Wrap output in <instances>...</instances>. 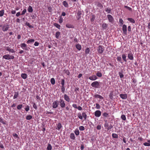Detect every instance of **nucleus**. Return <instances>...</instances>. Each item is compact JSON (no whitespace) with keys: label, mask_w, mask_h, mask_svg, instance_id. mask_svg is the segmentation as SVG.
I'll use <instances>...</instances> for the list:
<instances>
[{"label":"nucleus","mask_w":150,"mask_h":150,"mask_svg":"<svg viewBox=\"0 0 150 150\" xmlns=\"http://www.w3.org/2000/svg\"><path fill=\"white\" fill-rule=\"evenodd\" d=\"M3 59L6 60L13 59L14 58V57L13 55H11L9 54H6L3 56Z\"/></svg>","instance_id":"1"},{"label":"nucleus","mask_w":150,"mask_h":150,"mask_svg":"<svg viewBox=\"0 0 150 150\" xmlns=\"http://www.w3.org/2000/svg\"><path fill=\"white\" fill-rule=\"evenodd\" d=\"M98 53L100 54H102L104 50V47L103 46L99 45L97 49Z\"/></svg>","instance_id":"2"},{"label":"nucleus","mask_w":150,"mask_h":150,"mask_svg":"<svg viewBox=\"0 0 150 150\" xmlns=\"http://www.w3.org/2000/svg\"><path fill=\"white\" fill-rule=\"evenodd\" d=\"M21 47L24 50L27 51L30 48L27 47V45L25 43H22L21 44Z\"/></svg>","instance_id":"3"},{"label":"nucleus","mask_w":150,"mask_h":150,"mask_svg":"<svg viewBox=\"0 0 150 150\" xmlns=\"http://www.w3.org/2000/svg\"><path fill=\"white\" fill-rule=\"evenodd\" d=\"M2 27V30L3 31H5L7 30L9 28V25L7 24L2 25H0V27Z\"/></svg>","instance_id":"4"},{"label":"nucleus","mask_w":150,"mask_h":150,"mask_svg":"<svg viewBox=\"0 0 150 150\" xmlns=\"http://www.w3.org/2000/svg\"><path fill=\"white\" fill-rule=\"evenodd\" d=\"M91 86L95 88H98L99 86V83L98 81H96L93 82L91 84Z\"/></svg>","instance_id":"5"},{"label":"nucleus","mask_w":150,"mask_h":150,"mask_svg":"<svg viewBox=\"0 0 150 150\" xmlns=\"http://www.w3.org/2000/svg\"><path fill=\"white\" fill-rule=\"evenodd\" d=\"M59 103L60 104V106L62 108H64L65 106V103L64 101L62 99H60Z\"/></svg>","instance_id":"6"},{"label":"nucleus","mask_w":150,"mask_h":150,"mask_svg":"<svg viewBox=\"0 0 150 150\" xmlns=\"http://www.w3.org/2000/svg\"><path fill=\"white\" fill-rule=\"evenodd\" d=\"M107 17L109 22L113 23L114 19L112 16L110 15L109 14L107 15Z\"/></svg>","instance_id":"7"},{"label":"nucleus","mask_w":150,"mask_h":150,"mask_svg":"<svg viewBox=\"0 0 150 150\" xmlns=\"http://www.w3.org/2000/svg\"><path fill=\"white\" fill-rule=\"evenodd\" d=\"M101 115V112L99 110H97L94 112V115L96 117H100Z\"/></svg>","instance_id":"8"},{"label":"nucleus","mask_w":150,"mask_h":150,"mask_svg":"<svg viewBox=\"0 0 150 150\" xmlns=\"http://www.w3.org/2000/svg\"><path fill=\"white\" fill-rule=\"evenodd\" d=\"M122 30L123 33L125 35H126L127 31V27L125 25H123L122 28Z\"/></svg>","instance_id":"9"},{"label":"nucleus","mask_w":150,"mask_h":150,"mask_svg":"<svg viewBox=\"0 0 150 150\" xmlns=\"http://www.w3.org/2000/svg\"><path fill=\"white\" fill-rule=\"evenodd\" d=\"M58 102L57 101H54L52 103V108H56L58 107Z\"/></svg>","instance_id":"10"},{"label":"nucleus","mask_w":150,"mask_h":150,"mask_svg":"<svg viewBox=\"0 0 150 150\" xmlns=\"http://www.w3.org/2000/svg\"><path fill=\"white\" fill-rule=\"evenodd\" d=\"M128 57L130 60H133L134 59L133 55L131 52L128 54Z\"/></svg>","instance_id":"11"},{"label":"nucleus","mask_w":150,"mask_h":150,"mask_svg":"<svg viewBox=\"0 0 150 150\" xmlns=\"http://www.w3.org/2000/svg\"><path fill=\"white\" fill-rule=\"evenodd\" d=\"M64 99L67 102H69L70 101V99L69 96L66 94H64Z\"/></svg>","instance_id":"12"},{"label":"nucleus","mask_w":150,"mask_h":150,"mask_svg":"<svg viewBox=\"0 0 150 150\" xmlns=\"http://www.w3.org/2000/svg\"><path fill=\"white\" fill-rule=\"evenodd\" d=\"M120 96L123 99H126L127 98V96L126 94H120Z\"/></svg>","instance_id":"13"},{"label":"nucleus","mask_w":150,"mask_h":150,"mask_svg":"<svg viewBox=\"0 0 150 150\" xmlns=\"http://www.w3.org/2000/svg\"><path fill=\"white\" fill-rule=\"evenodd\" d=\"M97 77L95 75H93L89 77V79L91 80L94 81L97 79Z\"/></svg>","instance_id":"14"},{"label":"nucleus","mask_w":150,"mask_h":150,"mask_svg":"<svg viewBox=\"0 0 150 150\" xmlns=\"http://www.w3.org/2000/svg\"><path fill=\"white\" fill-rule=\"evenodd\" d=\"M94 97L95 98H99L101 100H103V98L102 96L98 94L95 95L94 96Z\"/></svg>","instance_id":"15"},{"label":"nucleus","mask_w":150,"mask_h":150,"mask_svg":"<svg viewBox=\"0 0 150 150\" xmlns=\"http://www.w3.org/2000/svg\"><path fill=\"white\" fill-rule=\"evenodd\" d=\"M107 27V25L105 23H103L102 25V28L103 30H105Z\"/></svg>","instance_id":"16"},{"label":"nucleus","mask_w":150,"mask_h":150,"mask_svg":"<svg viewBox=\"0 0 150 150\" xmlns=\"http://www.w3.org/2000/svg\"><path fill=\"white\" fill-rule=\"evenodd\" d=\"M148 142H145L144 143L143 145L145 146H150V140L147 141Z\"/></svg>","instance_id":"17"},{"label":"nucleus","mask_w":150,"mask_h":150,"mask_svg":"<svg viewBox=\"0 0 150 150\" xmlns=\"http://www.w3.org/2000/svg\"><path fill=\"white\" fill-rule=\"evenodd\" d=\"M70 137L71 139L73 140H74L75 139V136L74 134L73 133H72L70 134Z\"/></svg>","instance_id":"18"},{"label":"nucleus","mask_w":150,"mask_h":150,"mask_svg":"<svg viewBox=\"0 0 150 150\" xmlns=\"http://www.w3.org/2000/svg\"><path fill=\"white\" fill-rule=\"evenodd\" d=\"M62 126L60 123H59L57 124V129L58 130H59L62 127Z\"/></svg>","instance_id":"19"},{"label":"nucleus","mask_w":150,"mask_h":150,"mask_svg":"<svg viewBox=\"0 0 150 150\" xmlns=\"http://www.w3.org/2000/svg\"><path fill=\"white\" fill-rule=\"evenodd\" d=\"M66 27L68 28H74V26L73 25L69 24H67L66 25Z\"/></svg>","instance_id":"20"},{"label":"nucleus","mask_w":150,"mask_h":150,"mask_svg":"<svg viewBox=\"0 0 150 150\" xmlns=\"http://www.w3.org/2000/svg\"><path fill=\"white\" fill-rule=\"evenodd\" d=\"M21 77L24 79H26L27 76V75L26 74H23L22 73L21 75Z\"/></svg>","instance_id":"21"},{"label":"nucleus","mask_w":150,"mask_h":150,"mask_svg":"<svg viewBox=\"0 0 150 150\" xmlns=\"http://www.w3.org/2000/svg\"><path fill=\"white\" fill-rule=\"evenodd\" d=\"M76 49L79 50H80L81 49V45L79 44L76 45Z\"/></svg>","instance_id":"22"},{"label":"nucleus","mask_w":150,"mask_h":150,"mask_svg":"<svg viewBox=\"0 0 150 150\" xmlns=\"http://www.w3.org/2000/svg\"><path fill=\"white\" fill-rule=\"evenodd\" d=\"M28 12L30 13H32L33 11V10L31 6H29L28 9Z\"/></svg>","instance_id":"23"},{"label":"nucleus","mask_w":150,"mask_h":150,"mask_svg":"<svg viewBox=\"0 0 150 150\" xmlns=\"http://www.w3.org/2000/svg\"><path fill=\"white\" fill-rule=\"evenodd\" d=\"M122 57L123 59L125 62H126L127 61V60L126 59V56L125 54H123L122 55Z\"/></svg>","instance_id":"24"},{"label":"nucleus","mask_w":150,"mask_h":150,"mask_svg":"<svg viewBox=\"0 0 150 150\" xmlns=\"http://www.w3.org/2000/svg\"><path fill=\"white\" fill-rule=\"evenodd\" d=\"M63 4L65 7H68V3L66 1H64L63 2Z\"/></svg>","instance_id":"25"},{"label":"nucleus","mask_w":150,"mask_h":150,"mask_svg":"<svg viewBox=\"0 0 150 150\" xmlns=\"http://www.w3.org/2000/svg\"><path fill=\"white\" fill-rule=\"evenodd\" d=\"M60 35V33L59 31L56 32L55 33V37L56 38L58 39L59 38V36Z\"/></svg>","instance_id":"26"},{"label":"nucleus","mask_w":150,"mask_h":150,"mask_svg":"<svg viewBox=\"0 0 150 150\" xmlns=\"http://www.w3.org/2000/svg\"><path fill=\"white\" fill-rule=\"evenodd\" d=\"M53 25H54V26H55L56 28H57L59 29H60V27H61V26L58 24L57 23H54Z\"/></svg>","instance_id":"27"},{"label":"nucleus","mask_w":150,"mask_h":150,"mask_svg":"<svg viewBox=\"0 0 150 150\" xmlns=\"http://www.w3.org/2000/svg\"><path fill=\"white\" fill-rule=\"evenodd\" d=\"M127 20L131 22L134 23L135 22L134 20L132 18H128Z\"/></svg>","instance_id":"28"},{"label":"nucleus","mask_w":150,"mask_h":150,"mask_svg":"<svg viewBox=\"0 0 150 150\" xmlns=\"http://www.w3.org/2000/svg\"><path fill=\"white\" fill-rule=\"evenodd\" d=\"M82 116L83 117L85 120H86L87 118V115L86 112H83L82 113Z\"/></svg>","instance_id":"29"},{"label":"nucleus","mask_w":150,"mask_h":150,"mask_svg":"<svg viewBox=\"0 0 150 150\" xmlns=\"http://www.w3.org/2000/svg\"><path fill=\"white\" fill-rule=\"evenodd\" d=\"M52 147L51 145L50 144H48V146H47V150H52Z\"/></svg>","instance_id":"30"},{"label":"nucleus","mask_w":150,"mask_h":150,"mask_svg":"<svg viewBox=\"0 0 150 150\" xmlns=\"http://www.w3.org/2000/svg\"><path fill=\"white\" fill-rule=\"evenodd\" d=\"M34 41L35 40L33 39L29 40L27 41V43L29 44V43H33Z\"/></svg>","instance_id":"31"},{"label":"nucleus","mask_w":150,"mask_h":150,"mask_svg":"<svg viewBox=\"0 0 150 150\" xmlns=\"http://www.w3.org/2000/svg\"><path fill=\"white\" fill-rule=\"evenodd\" d=\"M74 133L76 135L78 136L80 132L79 130L77 129L75 130Z\"/></svg>","instance_id":"32"},{"label":"nucleus","mask_w":150,"mask_h":150,"mask_svg":"<svg viewBox=\"0 0 150 150\" xmlns=\"http://www.w3.org/2000/svg\"><path fill=\"white\" fill-rule=\"evenodd\" d=\"M50 82L51 84L54 85L55 83V80L54 78H52L50 80Z\"/></svg>","instance_id":"33"},{"label":"nucleus","mask_w":150,"mask_h":150,"mask_svg":"<svg viewBox=\"0 0 150 150\" xmlns=\"http://www.w3.org/2000/svg\"><path fill=\"white\" fill-rule=\"evenodd\" d=\"M112 136L113 138H118V135L115 133H112Z\"/></svg>","instance_id":"34"},{"label":"nucleus","mask_w":150,"mask_h":150,"mask_svg":"<svg viewBox=\"0 0 150 150\" xmlns=\"http://www.w3.org/2000/svg\"><path fill=\"white\" fill-rule=\"evenodd\" d=\"M90 51L89 48L87 47L85 50V53L86 54H88Z\"/></svg>","instance_id":"35"},{"label":"nucleus","mask_w":150,"mask_h":150,"mask_svg":"<svg viewBox=\"0 0 150 150\" xmlns=\"http://www.w3.org/2000/svg\"><path fill=\"white\" fill-rule=\"evenodd\" d=\"M18 92H15L13 97L14 99H16L18 97Z\"/></svg>","instance_id":"36"},{"label":"nucleus","mask_w":150,"mask_h":150,"mask_svg":"<svg viewBox=\"0 0 150 150\" xmlns=\"http://www.w3.org/2000/svg\"><path fill=\"white\" fill-rule=\"evenodd\" d=\"M59 23H61L63 22V18L61 16L59 17Z\"/></svg>","instance_id":"37"},{"label":"nucleus","mask_w":150,"mask_h":150,"mask_svg":"<svg viewBox=\"0 0 150 150\" xmlns=\"http://www.w3.org/2000/svg\"><path fill=\"white\" fill-rule=\"evenodd\" d=\"M32 118V117L31 115H28L26 116V118L27 120H30Z\"/></svg>","instance_id":"38"},{"label":"nucleus","mask_w":150,"mask_h":150,"mask_svg":"<svg viewBox=\"0 0 150 150\" xmlns=\"http://www.w3.org/2000/svg\"><path fill=\"white\" fill-rule=\"evenodd\" d=\"M121 118L124 121H125L126 120V117L124 115H122L121 117Z\"/></svg>","instance_id":"39"},{"label":"nucleus","mask_w":150,"mask_h":150,"mask_svg":"<svg viewBox=\"0 0 150 150\" xmlns=\"http://www.w3.org/2000/svg\"><path fill=\"white\" fill-rule=\"evenodd\" d=\"M79 129L80 131H83L85 130V128L84 127L81 126L79 127Z\"/></svg>","instance_id":"40"},{"label":"nucleus","mask_w":150,"mask_h":150,"mask_svg":"<svg viewBox=\"0 0 150 150\" xmlns=\"http://www.w3.org/2000/svg\"><path fill=\"white\" fill-rule=\"evenodd\" d=\"M23 107V105L22 104H20L18 105L17 106V109L18 110H21Z\"/></svg>","instance_id":"41"},{"label":"nucleus","mask_w":150,"mask_h":150,"mask_svg":"<svg viewBox=\"0 0 150 150\" xmlns=\"http://www.w3.org/2000/svg\"><path fill=\"white\" fill-rule=\"evenodd\" d=\"M25 25L28 26L29 28H33V27L32 25H30V23L28 22H26L25 23Z\"/></svg>","instance_id":"42"},{"label":"nucleus","mask_w":150,"mask_h":150,"mask_svg":"<svg viewBox=\"0 0 150 150\" xmlns=\"http://www.w3.org/2000/svg\"><path fill=\"white\" fill-rule=\"evenodd\" d=\"M119 23L120 24V26H121L122 25H123L124 23V21L122 18H120Z\"/></svg>","instance_id":"43"},{"label":"nucleus","mask_w":150,"mask_h":150,"mask_svg":"<svg viewBox=\"0 0 150 150\" xmlns=\"http://www.w3.org/2000/svg\"><path fill=\"white\" fill-rule=\"evenodd\" d=\"M103 115L104 117H107L108 116V114L106 112H104L103 113Z\"/></svg>","instance_id":"44"},{"label":"nucleus","mask_w":150,"mask_h":150,"mask_svg":"<svg viewBox=\"0 0 150 150\" xmlns=\"http://www.w3.org/2000/svg\"><path fill=\"white\" fill-rule=\"evenodd\" d=\"M4 13V10H2L0 11V17L3 16Z\"/></svg>","instance_id":"45"},{"label":"nucleus","mask_w":150,"mask_h":150,"mask_svg":"<svg viewBox=\"0 0 150 150\" xmlns=\"http://www.w3.org/2000/svg\"><path fill=\"white\" fill-rule=\"evenodd\" d=\"M95 19V16L94 15H93L92 16V18L91 19V22H93Z\"/></svg>","instance_id":"46"},{"label":"nucleus","mask_w":150,"mask_h":150,"mask_svg":"<svg viewBox=\"0 0 150 150\" xmlns=\"http://www.w3.org/2000/svg\"><path fill=\"white\" fill-rule=\"evenodd\" d=\"M111 10V8H107L106 9L105 11L108 13H110Z\"/></svg>","instance_id":"47"},{"label":"nucleus","mask_w":150,"mask_h":150,"mask_svg":"<svg viewBox=\"0 0 150 150\" xmlns=\"http://www.w3.org/2000/svg\"><path fill=\"white\" fill-rule=\"evenodd\" d=\"M96 75L99 77H101L102 76V74L101 73L99 72H98L97 73Z\"/></svg>","instance_id":"48"},{"label":"nucleus","mask_w":150,"mask_h":150,"mask_svg":"<svg viewBox=\"0 0 150 150\" xmlns=\"http://www.w3.org/2000/svg\"><path fill=\"white\" fill-rule=\"evenodd\" d=\"M61 85L62 86H64L65 84V81L64 79H62L61 80Z\"/></svg>","instance_id":"49"},{"label":"nucleus","mask_w":150,"mask_h":150,"mask_svg":"<svg viewBox=\"0 0 150 150\" xmlns=\"http://www.w3.org/2000/svg\"><path fill=\"white\" fill-rule=\"evenodd\" d=\"M0 122L4 125L6 124L5 122L3 121V119L1 118V117H0Z\"/></svg>","instance_id":"50"},{"label":"nucleus","mask_w":150,"mask_h":150,"mask_svg":"<svg viewBox=\"0 0 150 150\" xmlns=\"http://www.w3.org/2000/svg\"><path fill=\"white\" fill-rule=\"evenodd\" d=\"M64 72L67 75H69L70 74V72L68 70H64Z\"/></svg>","instance_id":"51"},{"label":"nucleus","mask_w":150,"mask_h":150,"mask_svg":"<svg viewBox=\"0 0 150 150\" xmlns=\"http://www.w3.org/2000/svg\"><path fill=\"white\" fill-rule=\"evenodd\" d=\"M26 9H24L23 11H22L21 15H23L25 14L26 12Z\"/></svg>","instance_id":"52"},{"label":"nucleus","mask_w":150,"mask_h":150,"mask_svg":"<svg viewBox=\"0 0 150 150\" xmlns=\"http://www.w3.org/2000/svg\"><path fill=\"white\" fill-rule=\"evenodd\" d=\"M65 89L64 86H61V91L64 93L65 92Z\"/></svg>","instance_id":"53"},{"label":"nucleus","mask_w":150,"mask_h":150,"mask_svg":"<svg viewBox=\"0 0 150 150\" xmlns=\"http://www.w3.org/2000/svg\"><path fill=\"white\" fill-rule=\"evenodd\" d=\"M124 7L125 8H127V9L129 10V11H131L132 10V9L131 8H130L129 6H125Z\"/></svg>","instance_id":"54"},{"label":"nucleus","mask_w":150,"mask_h":150,"mask_svg":"<svg viewBox=\"0 0 150 150\" xmlns=\"http://www.w3.org/2000/svg\"><path fill=\"white\" fill-rule=\"evenodd\" d=\"M30 109V107L29 105H28L26 106V107L25 108V109L26 111H28Z\"/></svg>","instance_id":"55"},{"label":"nucleus","mask_w":150,"mask_h":150,"mask_svg":"<svg viewBox=\"0 0 150 150\" xmlns=\"http://www.w3.org/2000/svg\"><path fill=\"white\" fill-rule=\"evenodd\" d=\"M96 108L97 109H100V105L98 103H96Z\"/></svg>","instance_id":"56"},{"label":"nucleus","mask_w":150,"mask_h":150,"mask_svg":"<svg viewBox=\"0 0 150 150\" xmlns=\"http://www.w3.org/2000/svg\"><path fill=\"white\" fill-rule=\"evenodd\" d=\"M101 126L100 125H98L97 126L96 128L98 130H100L101 129Z\"/></svg>","instance_id":"57"},{"label":"nucleus","mask_w":150,"mask_h":150,"mask_svg":"<svg viewBox=\"0 0 150 150\" xmlns=\"http://www.w3.org/2000/svg\"><path fill=\"white\" fill-rule=\"evenodd\" d=\"M78 117L81 120L83 119V116L81 115V113H79L78 114Z\"/></svg>","instance_id":"58"},{"label":"nucleus","mask_w":150,"mask_h":150,"mask_svg":"<svg viewBox=\"0 0 150 150\" xmlns=\"http://www.w3.org/2000/svg\"><path fill=\"white\" fill-rule=\"evenodd\" d=\"M13 137H16V138H19V137H18V135L16 133H13Z\"/></svg>","instance_id":"59"},{"label":"nucleus","mask_w":150,"mask_h":150,"mask_svg":"<svg viewBox=\"0 0 150 150\" xmlns=\"http://www.w3.org/2000/svg\"><path fill=\"white\" fill-rule=\"evenodd\" d=\"M33 108L35 109H37V106L35 104V103H33Z\"/></svg>","instance_id":"60"},{"label":"nucleus","mask_w":150,"mask_h":150,"mask_svg":"<svg viewBox=\"0 0 150 150\" xmlns=\"http://www.w3.org/2000/svg\"><path fill=\"white\" fill-rule=\"evenodd\" d=\"M117 60L118 61L120 62L121 61L122 59L120 57H118L117 58Z\"/></svg>","instance_id":"61"},{"label":"nucleus","mask_w":150,"mask_h":150,"mask_svg":"<svg viewBox=\"0 0 150 150\" xmlns=\"http://www.w3.org/2000/svg\"><path fill=\"white\" fill-rule=\"evenodd\" d=\"M39 45V43L38 42H35V43H34V45L35 46H38Z\"/></svg>","instance_id":"62"},{"label":"nucleus","mask_w":150,"mask_h":150,"mask_svg":"<svg viewBox=\"0 0 150 150\" xmlns=\"http://www.w3.org/2000/svg\"><path fill=\"white\" fill-rule=\"evenodd\" d=\"M5 49L7 51H8V52H9L11 48L8 47H5Z\"/></svg>","instance_id":"63"},{"label":"nucleus","mask_w":150,"mask_h":150,"mask_svg":"<svg viewBox=\"0 0 150 150\" xmlns=\"http://www.w3.org/2000/svg\"><path fill=\"white\" fill-rule=\"evenodd\" d=\"M9 52L11 53H13L15 52V51L13 49H11Z\"/></svg>","instance_id":"64"}]
</instances>
